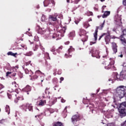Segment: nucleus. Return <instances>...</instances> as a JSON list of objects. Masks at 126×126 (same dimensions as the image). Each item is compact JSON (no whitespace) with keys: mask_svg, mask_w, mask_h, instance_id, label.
Wrapping results in <instances>:
<instances>
[{"mask_svg":"<svg viewBox=\"0 0 126 126\" xmlns=\"http://www.w3.org/2000/svg\"><path fill=\"white\" fill-rule=\"evenodd\" d=\"M56 51V48L55 47H53L51 49V52H55Z\"/></svg>","mask_w":126,"mask_h":126,"instance_id":"nucleus-41","label":"nucleus"},{"mask_svg":"<svg viewBox=\"0 0 126 126\" xmlns=\"http://www.w3.org/2000/svg\"><path fill=\"white\" fill-rule=\"evenodd\" d=\"M86 14H87V15H88V16H89L90 15H93V13H92V12L88 11L86 13Z\"/></svg>","mask_w":126,"mask_h":126,"instance_id":"nucleus-35","label":"nucleus"},{"mask_svg":"<svg viewBox=\"0 0 126 126\" xmlns=\"http://www.w3.org/2000/svg\"><path fill=\"white\" fill-rule=\"evenodd\" d=\"M49 100H50V98H47L46 100H40L37 101V105H38V106H44L46 103V101H47V102H48L49 106H52L57 102V98H54L53 101L51 100L49 101Z\"/></svg>","mask_w":126,"mask_h":126,"instance_id":"nucleus-7","label":"nucleus"},{"mask_svg":"<svg viewBox=\"0 0 126 126\" xmlns=\"http://www.w3.org/2000/svg\"><path fill=\"white\" fill-rule=\"evenodd\" d=\"M36 29L37 30V33L38 34H45L44 37L45 39H56V40L62 39L61 37L64 36L65 30H66V27H63L59 32H57V33H52L49 30L46 31L44 28L40 27V26H37Z\"/></svg>","mask_w":126,"mask_h":126,"instance_id":"nucleus-1","label":"nucleus"},{"mask_svg":"<svg viewBox=\"0 0 126 126\" xmlns=\"http://www.w3.org/2000/svg\"><path fill=\"white\" fill-rule=\"evenodd\" d=\"M112 106L115 109H118L119 115L121 118H124L126 117V102H123L121 104L117 102L114 101L112 104Z\"/></svg>","mask_w":126,"mask_h":126,"instance_id":"nucleus-2","label":"nucleus"},{"mask_svg":"<svg viewBox=\"0 0 126 126\" xmlns=\"http://www.w3.org/2000/svg\"><path fill=\"white\" fill-rule=\"evenodd\" d=\"M13 87H14L15 88H17L18 87V85L16 84V82H13L12 83Z\"/></svg>","mask_w":126,"mask_h":126,"instance_id":"nucleus-32","label":"nucleus"},{"mask_svg":"<svg viewBox=\"0 0 126 126\" xmlns=\"http://www.w3.org/2000/svg\"><path fill=\"white\" fill-rule=\"evenodd\" d=\"M112 44V50L114 53L116 54V53L118 52V46H117V44L115 42H113Z\"/></svg>","mask_w":126,"mask_h":126,"instance_id":"nucleus-19","label":"nucleus"},{"mask_svg":"<svg viewBox=\"0 0 126 126\" xmlns=\"http://www.w3.org/2000/svg\"><path fill=\"white\" fill-rule=\"evenodd\" d=\"M71 52H74V48L72 47V46H70V48L68 50V55H69L68 56H67V54H65V56L66 58H71Z\"/></svg>","mask_w":126,"mask_h":126,"instance_id":"nucleus-15","label":"nucleus"},{"mask_svg":"<svg viewBox=\"0 0 126 126\" xmlns=\"http://www.w3.org/2000/svg\"><path fill=\"white\" fill-rule=\"evenodd\" d=\"M57 17H58L57 13H54V15H49L48 18V21L46 22L47 25H53V26H54V25H56V24L54 23L53 22H55V21H57L58 19L57 18ZM52 21H53V22H52Z\"/></svg>","mask_w":126,"mask_h":126,"instance_id":"nucleus-5","label":"nucleus"},{"mask_svg":"<svg viewBox=\"0 0 126 126\" xmlns=\"http://www.w3.org/2000/svg\"><path fill=\"white\" fill-rule=\"evenodd\" d=\"M41 21H44L47 23V17L45 15H42L41 17Z\"/></svg>","mask_w":126,"mask_h":126,"instance_id":"nucleus-23","label":"nucleus"},{"mask_svg":"<svg viewBox=\"0 0 126 126\" xmlns=\"http://www.w3.org/2000/svg\"><path fill=\"white\" fill-rule=\"evenodd\" d=\"M61 50H63V46L59 47V49H57V52L58 53H61Z\"/></svg>","mask_w":126,"mask_h":126,"instance_id":"nucleus-36","label":"nucleus"},{"mask_svg":"<svg viewBox=\"0 0 126 126\" xmlns=\"http://www.w3.org/2000/svg\"><path fill=\"white\" fill-rule=\"evenodd\" d=\"M30 63H31V61L26 63V65H29Z\"/></svg>","mask_w":126,"mask_h":126,"instance_id":"nucleus-45","label":"nucleus"},{"mask_svg":"<svg viewBox=\"0 0 126 126\" xmlns=\"http://www.w3.org/2000/svg\"><path fill=\"white\" fill-rule=\"evenodd\" d=\"M106 35V33H104L103 34H102L101 35H100L99 37V41H100L101 40V38L103 36H105Z\"/></svg>","mask_w":126,"mask_h":126,"instance_id":"nucleus-38","label":"nucleus"},{"mask_svg":"<svg viewBox=\"0 0 126 126\" xmlns=\"http://www.w3.org/2000/svg\"><path fill=\"white\" fill-rule=\"evenodd\" d=\"M110 62L109 63V64L108 65V67L105 66V69H110V68H112V67H114V64H115V60L113 59H110Z\"/></svg>","mask_w":126,"mask_h":126,"instance_id":"nucleus-13","label":"nucleus"},{"mask_svg":"<svg viewBox=\"0 0 126 126\" xmlns=\"http://www.w3.org/2000/svg\"><path fill=\"white\" fill-rule=\"evenodd\" d=\"M18 99L22 101V100H24V98H23V96H21L18 97Z\"/></svg>","mask_w":126,"mask_h":126,"instance_id":"nucleus-37","label":"nucleus"},{"mask_svg":"<svg viewBox=\"0 0 126 126\" xmlns=\"http://www.w3.org/2000/svg\"><path fill=\"white\" fill-rule=\"evenodd\" d=\"M119 57H120V58H123V54L120 55V56H119Z\"/></svg>","mask_w":126,"mask_h":126,"instance_id":"nucleus-61","label":"nucleus"},{"mask_svg":"<svg viewBox=\"0 0 126 126\" xmlns=\"http://www.w3.org/2000/svg\"><path fill=\"white\" fill-rule=\"evenodd\" d=\"M54 126H63V125L61 122H57L54 125Z\"/></svg>","mask_w":126,"mask_h":126,"instance_id":"nucleus-31","label":"nucleus"},{"mask_svg":"<svg viewBox=\"0 0 126 126\" xmlns=\"http://www.w3.org/2000/svg\"><path fill=\"white\" fill-rule=\"evenodd\" d=\"M8 97L9 98V99H11V95L8 94Z\"/></svg>","mask_w":126,"mask_h":126,"instance_id":"nucleus-53","label":"nucleus"},{"mask_svg":"<svg viewBox=\"0 0 126 126\" xmlns=\"http://www.w3.org/2000/svg\"><path fill=\"white\" fill-rule=\"evenodd\" d=\"M3 87H4L3 86L0 84V90L1 89H2V88H3Z\"/></svg>","mask_w":126,"mask_h":126,"instance_id":"nucleus-48","label":"nucleus"},{"mask_svg":"<svg viewBox=\"0 0 126 126\" xmlns=\"http://www.w3.org/2000/svg\"><path fill=\"white\" fill-rule=\"evenodd\" d=\"M40 49L43 52H45V48L42 45H40Z\"/></svg>","mask_w":126,"mask_h":126,"instance_id":"nucleus-44","label":"nucleus"},{"mask_svg":"<svg viewBox=\"0 0 126 126\" xmlns=\"http://www.w3.org/2000/svg\"><path fill=\"white\" fill-rule=\"evenodd\" d=\"M90 53H91L92 56L93 57L96 58V59H100V56L99 55V51L93 49L91 51Z\"/></svg>","mask_w":126,"mask_h":126,"instance_id":"nucleus-10","label":"nucleus"},{"mask_svg":"<svg viewBox=\"0 0 126 126\" xmlns=\"http://www.w3.org/2000/svg\"><path fill=\"white\" fill-rule=\"evenodd\" d=\"M67 2L69 3V2H72V0H67Z\"/></svg>","mask_w":126,"mask_h":126,"instance_id":"nucleus-54","label":"nucleus"},{"mask_svg":"<svg viewBox=\"0 0 126 126\" xmlns=\"http://www.w3.org/2000/svg\"><path fill=\"white\" fill-rule=\"evenodd\" d=\"M107 126H115V124L114 123H109L107 124Z\"/></svg>","mask_w":126,"mask_h":126,"instance_id":"nucleus-40","label":"nucleus"},{"mask_svg":"<svg viewBox=\"0 0 126 126\" xmlns=\"http://www.w3.org/2000/svg\"><path fill=\"white\" fill-rule=\"evenodd\" d=\"M101 1H105V0H100Z\"/></svg>","mask_w":126,"mask_h":126,"instance_id":"nucleus-63","label":"nucleus"},{"mask_svg":"<svg viewBox=\"0 0 126 126\" xmlns=\"http://www.w3.org/2000/svg\"><path fill=\"white\" fill-rule=\"evenodd\" d=\"M80 36H83L84 38L82 39V42H86L87 41V39H88V35H87V32H86V31H84V30H80Z\"/></svg>","mask_w":126,"mask_h":126,"instance_id":"nucleus-8","label":"nucleus"},{"mask_svg":"<svg viewBox=\"0 0 126 126\" xmlns=\"http://www.w3.org/2000/svg\"><path fill=\"white\" fill-rule=\"evenodd\" d=\"M72 123L75 126H77L76 125V123L78 122V121H80V117H79V115H75L72 116Z\"/></svg>","mask_w":126,"mask_h":126,"instance_id":"nucleus-11","label":"nucleus"},{"mask_svg":"<svg viewBox=\"0 0 126 126\" xmlns=\"http://www.w3.org/2000/svg\"><path fill=\"white\" fill-rule=\"evenodd\" d=\"M35 75H33V77L31 79V80L37 79L38 78V75H41V74H44L41 72V71L38 70L35 71Z\"/></svg>","mask_w":126,"mask_h":126,"instance_id":"nucleus-14","label":"nucleus"},{"mask_svg":"<svg viewBox=\"0 0 126 126\" xmlns=\"http://www.w3.org/2000/svg\"><path fill=\"white\" fill-rule=\"evenodd\" d=\"M53 71L54 72H57V69H54Z\"/></svg>","mask_w":126,"mask_h":126,"instance_id":"nucleus-58","label":"nucleus"},{"mask_svg":"<svg viewBox=\"0 0 126 126\" xmlns=\"http://www.w3.org/2000/svg\"><path fill=\"white\" fill-rule=\"evenodd\" d=\"M24 55L25 56L30 57V56H32V55H33V52H32V51H30L26 54H24Z\"/></svg>","mask_w":126,"mask_h":126,"instance_id":"nucleus-28","label":"nucleus"},{"mask_svg":"<svg viewBox=\"0 0 126 126\" xmlns=\"http://www.w3.org/2000/svg\"><path fill=\"white\" fill-rule=\"evenodd\" d=\"M105 42H106V43H108V42H110V40H111V36L110 35V33L107 32V33H105Z\"/></svg>","mask_w":126,"mask_h":126,"instance_id":"nucleus-18","label":"nucleus"},{"mask_svg":"<svg viewBox=\"0 0 126 126\" xmlns=\"http://www.w3.org/2000/svg\"><path fill=\"white\" fill-rule=\"evenodd\" d=\"M42 115H43L42 113H41V114H39L38 115H36L35 116V118H36V119H42Z\"/></svg>","mask_w":126,"mask_h":126,"instance_id":"nucleus-34","label":"nucleus"},{"mask_svg":"<svg viewBox=\"0 0 126 126\" xmlns=\"http://www.w3.org/2000/svg\"><path fill=\"white\" fill-rule=\"evenodd\" d=\"M17 53H13L12 52H9L7 53L8 56H13V57H15Z\"/></svg>","mask_w":126,"mask_h":126,"instance_id":"nucleus-27","label":"nucleus"},{"mask_svg":"<svg viewBox=\"0 0 126 126\" xmlns=\"http://www.w3.org/2000/svg\"><path fill=\"white\" fill-rule=\"evenodd\" d=\"M79 1H80V0H75L74 2L77 4L78 3Z\"/></svg>","mask_w":126,"mask_h":126,"instance_id":"nucleus-51","label":"nucleus"},{"mask_svg":"<svg viewBox=\"0 0 126 126\" xmlns=\"http://www.w3.org/2000/svg\"><path fill=\"white\" fill-rule=\"evenodd\" d=\"M22 47H23V48H25V46L23 45V46H22Z\"/></svg>","mask_w":126,"mask_h":126,"instance_id":"nucleus-64","label":"nucleus"},{"mask_svg":"<svg viewBox=\"0 0 126 126\" xmlns=\"http://www.w3.org/2000/svg\"><path fill=\"white\" fill-rule=\"evenodd\" d=\"M62 103H64L65 102V100H64L63 98H62L61 99Z\"/></svg>","mask_w":126,"mask_h":126,"instance_id":"nucleus-50","label":"nucleus"},{"mask_svg":"<svg viewBox=\"0 0 126 126\" xmlns=\"http://www.w3.org/2000/svg\"><path fill=\"white\" fill-rule=\"evenodd\" d=\"M125 78V74H123L122 72L120 73V75L118 74V73L116 72L113 73L112 77L108 80V81L110 83H114L115 80H123Z\"/></svg>","mask_w":126,"mask_h":126,"instance_id":"nucleus-3","label":"nucleus"},{"mask_svg":"<svg viewBox=\"0 0 126 126\" xmlns=\"http://www.w3.org/2000/svg\"><path fill=\"white\" fill-rule=\"evenodd\" d=\"M40 125H41V126H45V124H44V123H41L40 124Z\"/></svg>","mask_w":126,"mask_h":126,"instance_id":"nucleus-57","label":"nucleus"},{"mask_svg":"<svg viewBox=\"0 0 126 126\" xmlns=\"http://www.w3.org/2000/svg\"><path fill=\"white\" fill-rule=\"evenodd\" d=\"M23 91L24 92H27L28 95H29V92L31 91V87L29 85H27L26 87L23 89Z\"/></svg>","mask_w":126,"mask_h":126,"instance_id":"nucleus-16","label":"nucleus"},{"mask_svg":"<svg viewBox=\"0 0 126 126\" xmlns=\"http://www.w3.org/2000/svg\"><path fill=\"white\" fill-rule=\"evenodd\" d=\"M53 113H54V110L51 109L50 110V111H46L45 112V116L48 117V116H50V114H52Z\"/></svg>","mask_w":126,"mask_h":126,"instance_id":"nucleus-24","label":"nucleus"},{"mask_svg":"<svg viewBox=\"0 0 126 126\" xmlns=\"http://www.w3.org/2000/svg\"><path fill=\"white\" fill-rule=\"evenodd\" d=\"M123 66L124 67V68H125V69H126V63L124 64Z\"/></svg>","mask_w":126,"mask_h":126,"instance_id":"nucleus-55","label":"nucleus"},{"mask_svg":"<svg viewBox=\"0 0 126 126\" xmlns=\"http://www.w3.org/2000/svg\"><path fill=\"white\" fill-rule=\"evenodd\" d=\"M68 44H69V41H67L65 42V45H68Z\"/></svg>","mask_w":126,"mask_h":126,"instance_id":"nucleus-56","label":"nucleus"},{"mask_svg":"<svg viewBox=\"0 0 126 126\" xmlns=\"http://www.w3.org/2000/svg\"><path fill=\"white\" fill-rule=\"evenodd\" d=\"M5 111L6 113H8V115H9V111H10V109L9 108V106L8 105L6 106Z\"/></svg>","mask_w":126,"mask_h":126,"instance_id":"nucleus-29","label":"nucleus"},{"mask_svg":"<svg viewBox=\"0 0 126 126\" xmlns=\"http://www.w3.org/2000/svg\"><path fill=\"white\" fill-rule=\"evenodd\" d=\"M18 98H16L15 100H14V102L15 103H17V102H18Z\"/></svg>","mask_w":126,"mask_h":126,"instance_id":"nucleus-49","label":"nucleus"},{"mask_svg":"<svg viewBox=\"0 0 126 126\" xmlns=\"http://www.w3.org/2000/svg\"><path fill=\"white\" fill-rule=\"evenodd\" d=\"M122 126H126V120L122 124Z\"/></svg>","mask_w":126,"mask_h":126,"instance_id":"nucleus-46","label":"nucleus"},{"mask_svg":"<svg viewBox=\"0 0 126 126\" xmlns=\"http://www.w3.org/2000/svg\"><path fill=\"white\" fill-rule=\"evenodd\" d=\"M75 22L76 24H78L79 21H75Z\"/></svg>","mask_w":126,"mask_h":126,"instance_id":"nucleus-60","label":"nucleus"},{"mask_svg":"<svg viewBox=\"0 0 126 126\" xmlns=\"http://www.w3.org/2000/svg\"><path fill=\"white\" fill-rule=\"evenodd\" d=\"M110 12L109 11H106L104 12V14L102 15V18H106L107 16H108V15H110Z\"/></svg>","mask_w":126,"mask_h":126,"instance_id":"nucleus-21","label":"nucleus"},{"mask_svg":"<svg viewBox=\"0 0 126 126\" xmlns=\"http://www.w3.org/2000/svg\"><path fill=\"white\" fill-rule=\"evenodd\" d=\"M16 68H18L17 67H14L13 68V71H14V73H12V72H7L6 75H9V74H11L13 76H15L16 75V73H15V71H16Z\"/></svg>","mask_w":126,"mask_h":126,"instance_id":"nucleus-17","label":"nucleus"},{"mask_svg":"<svg viewBox=\"0 0 126 126\" xmlns=\"http://www.w3.org/2000/svg\"><path fill=\"white\" fill-rule=\"evenodd\" d=\"M92 113L93 114H96L97 113V112H96V111L94 110H92Z\"/></svg>","mask_w":126,"mask_h":126,"instance_id":"nucleus-52","label":"nucleus"},{"mask_svg":"<svg viewBox=\"0 0 126 126\" xmlns=\"http://www.w3.org/2000/svg\"><path fill=\"white\" fill-rule=\"evenodd\" d=\"M69 37H74L75 36V32L74 31H72L70 32V33L68 35Z\"/></svg>","mask_w":126,"mask_h":126,"instance_id":"nucleus-26","label":"nucleus"},{"mask_svg":"<svg viewBox=\"0 0 126 126\" xmlns=\"http://www.w3.org/2000/svg\"><path fill=\"white\" fill-rule=\"evenodd\" d=\"M107 56H108V51L106 50V54L103 55L102 58H106Z\"/></svg>","mask_w":126,"mask_h":126,"instance_id":"nucleus-43","label":"nucleus"},{"mask_svg":"<svg viewBox=\"0 0 126 126\" xmlns=\"http://www.w3.org/2000/svg\"><path fill=\"white\" fill-rule=\"evenodd\" d=\"M126 93L125 92V86H120L118 87L116 89V95L120 99L122 98H124L125 97V95Z\"/></svg>","mask_w":126,"mask_h":126,"instance_id":"nucleus-4","label":"nucleus"},{"mask_svg":"<svg viewBox=\"0 0 126 126\" xmlns=\"http://www.w3.org/2000/svg\"><path fill=\"white\" fill-rule=\"evenodd\" d=\"M104 24H105V21H104L103 23L101 24V25L99 27H96L95 32L94 33V41H91L90 42V45H93V44H96V41H97V38L98 36V29H100V30H102L103 29V28L104 27Z\"/></svg>","mask_w":126,"mask_h":126,"instance_id":"nucleus-6","label":"nucleus"},{"mask_svg":"<svg viewBox=\"0 0 126 126\" xmlns=\"http://www.w3.org/2000/svg\"><path fill=\"white\" fill-rule=\"evenodd\" d=\"M49 90V88H47L45 89V93L43 94V98H45V97H47L48 95H47V93H48V94H50V92H49V91H48Z\"/></svg>","mask_w":126,"mask_h":126,"instance_id":"nucleus-22","label":"nucleus"},{"mask_svg":"<svg viewBox=\"0 0 126 126\" xmlns=\"http://www.w3.org/2000/svg\"><path fill=\"white\" fill-rule=\"evenodd\" d=\"M22 107L26 112H27V110L30 111H33V106L31 104L27 103L26 105H22Z\"/></svg>","mask_w":126,"mask_h":126,"instance_id":"nucleus-9","label":"nucleus"},{"mask_svg":"<svg viewBox=\"0 0 126 126\" xmlns=\"http://www.w3.org/2000/svg\"><path fill=\"white\" fill-rule=\"evenodd\" d=\"M115 23L117 25H121V24H122V18L121 17H118L115 20Z\"/></svg>","mask_w":126,"mask_h":126,"instance_id":"nucleus-20","label":"nucleus"},{"mask_svg":"<svg viewBox=\"0 0 126 126\" xmlns=\"http://www.w3.org/2000/svg\"><path fill=\"white\" fill-rule=\"evenodd\" d=\"M123 35L121 36V41L122 42L123 45H125L126 46V29H125L123 31Z\"/></svg>","mask_w":126,"mask_h":126,"instance_id":"nucleus-12","label":"nucleus"},{"mask_svg":"<svg viewBox=\"0 0 126 126\" xmlns=\"http://www.w3.org/2000/svg\"><path fill=\"white\" fill-rule=\"evenodd\" d=\"M23 69H25V72L26 74H28V73H29V72H30V71H29V70H28V69H27V68L25 69V65L23 66Z\"/></svg>","mask_w":126,"mask_h":126,"instance_id":"nucleus-30","label":"nucleus"},{"mask_svg":"<svg viewBox=\"0 0 126 126\" xmlns=\"http://www.w3.org/2000/svg\"><path fill=\"white\" fill-rule=\"evenodd\" d=\"M89 26H90V25L88 23V22H86L84 24V27H85V28H88Z\"/></svg>","mask_w":126,"mask_h":126,"instance_id":"nucleus-33","label":"nucleus"},{"mask_svg":"<svg viewBox=\"0 0 126 126\" xmlns=\"http://www.w3.org/2000/svg\"><path fill=\"white\" fill-rule=\"evenodd\" d=\"M60 83H62V81H63V77H62L60 78Z\"/></svg>","mask_w":126,"mask_h":126,"instance_id":"nucleus-47","label":"nucleus"},{"mask_svg":"<svg viewBox=\"0 0 126 126\" xmlns=\"http://www.w3.org/2000/svg\"><path fill=\"white\" fill-rule=\"evenodd\" d=\"M53 74L54 75H57V72H54Z\"/></svg>","mask_w":126,"mask_h":126,"instance_id":"nucleus-59","label":"nucleus"},{"mask_svg":"<svg viewBox=\"0 0 126 126\" xmlns=\"http://www.w3.org/2000/svg\"><path fill=\"white\" fill-rule=\"evenodd\" d=\"M43 3L44 6H48V5L50 4V0H45Z\"/></svg>","mask_w":126,"mask_h":126,"instance_id":"nucleus-25","label":"nucleus"},{"mask_svg":"<svg viewBox=\"0 0 126 126\" xmlns=\"http://www.w3.org/2000/svg\"><path fill=\"white\" fill-rule=\"evenodd\" d=\"M4 123H5V120H0V124H4Z\"/></svg>","mask_w":126,"mask_h":126,"instance_id":"nucleus-42","label":"nucleus"},{"mask_svg":"<svg viewBox=\"0 0 126 126\" xmlns=\"http://www.w3.org/2000/svg\"><path fill=\"white\" fill-rule=\"evenodd\" d=\"M38 48H39V46H38V45H35V48H33V50L37 51V50H38Z\"/></svg>","mask_w":126,"mask_h":126,"instance_id":"nucleus-39","label":"nucleus"},{"mask_svg":"<svg viewBox=\"0 0 126 126\" xmlns=\"http://www.w3.org/2000/svg\"><path fill=\"white\" fill-rule=\"evenodd\" d=\"M99 91H100V89L97 90V93H98V92H99Z\"/></svg>","mask_w":126,"mask_h":126,"instance_id":"nucleus-62","label":"nucleus"}]
</instances>
